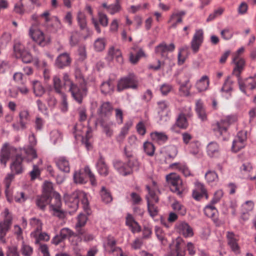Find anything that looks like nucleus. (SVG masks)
<instances>
[{
    "label": "nucleus",
    "mask_w": 256,
    "mask_h": 256,
    "mask_svg": "<svg viewBox=\"0 0 256 256\" xmlns=\"http://www.w3.org/2000/svg\"><path fill=\"white\" fill-rule=\"evenodd\" d=\"M76 78L79 79V85L70 82V86L69 90L71 93L72 98L79 104L82 102V100L87 94V88L86 83L84 78L80 74L76 76Z\"/></svg>",
    "instance_id": "f257e3e1"
},
{
    "label": "nucleus",
    "mask_w": 256,
    "mask_h": 256,
    "mask_svg": "<svg viewBox=\"0 0 256 256\" xmlns=\"http://www.w3.org/2000/svg\"><path fill=\"white\" fill-rule=\"evenodd\" d=\"M166 180L171 191L180 196L184 188L180 176L176 173H170L166 176Z\"/></svg>",
    "instance_id": "f03ea898"
},
{
    "label": "nucleus",
    "mask_w": 256,
    "mask_h": 256,
    "mask_svg": "<svg viewBox=\"0 0 256 256\" xmlns=\"http://www.w3.org/2000/svg\"><path fill=\"white\" fill-rule=\"evenodd\" d=\"M87 176H88L91 184L93 186H96L97 182L95 176L88 166H85L84 170H80L74 173V181L76 183L85 184L87 182Z\"/></svg>",
    "instance_id": "7ed1b4c3"
},
{
    "label": "nucleus",
    "mask_w": 256,
    "mask_h": 256,
    "mask_svg": "<svg viewBox=\"0 0 256 256\" xmlns=\"http://www.w3.org/2000/svg\"><path fill=\"white\" fill-rule=\"evenodd\" d=\"M29 36L38 45L44 46L50 43V38L36 26H32L29 29Z\"/></svg>",
    "instance_id": "20e7f679"
},
{
    "label": "nucleus",
    "mask_w": 256,
    "mask_h": 256,
    "mask_svg": "<svg viewBox=\"0 0 256 256\" xmlns=\"http://www.w3.org/2000/svg\"><path fill=\"white\" fill-rule=\"evenodd\" d=\"M137 86L138 82L136 76L134 74H130L118 81L117 90L120 92L126 88L136 89Z\"/></svg>",
    "instance_id": "39448f33"
},
{
    "label": "nucleus",
    "mask_w": 256,
    "mask_h": 256,
    "mask_svg": "<svg viewBox=\"0 0 256 256\" xmlns=\"http://www.w3.org/2000/svg\"><path fill=\"white\" fill-rule=\"evenodd\" d=\"M146 188L148 192V194L146 196L147 205L148 212L152 217H154L158 214V210L154 203L158 202V198L156 196L155 192L150 189L149 186H146Z\"/></svg>",
    "instance_id": "423d86ee"
},
{
    "label": "nucleus",
    "mask_w": 256,
    "mask_h": 256,
    "mask_svg": "<svg viewBox=\"0 0 256 256\" xmlns=\"http://www.w3.org/2000/svg\"><path fill=\"white\" fill-rule=\"evenodd\" d=\"M14 51L16 56L18 58H20L24 63H30L32 62V56L24 49V46L20 42L14 44Z\"/></svg>",
    "instance_id": "0eeeda50"
},
{
    "label": "nucleus",
    "mask_w": 256,
    "mask_h": 256,
    "mask_svg": "<svg viewBox=\"0 0 256 256\" xmlns=\"http://www.w3.org/2000/svg\"><path fill=\"white\" fill-rule=\"evenodd\" d=\"M184 246V240L180 238H177L170 246V256H185Z\"/></svg>",
    "instance_id": "6e6552de"
},
{
    "label": "nucleus",
    "mask_w": 256,
    "mask_h": 256,
    "mask_svg": "<svg viewBox=\"0 0 256 256\" xmlns=\"http://www.w3.org/2000/svg\"><path fill=\"white\" fill-rule=\"evenodd\" d=\"M238 83L240 90L244 94L248 90H256V76L248 78L244 80L238 78Z\"/></svg>",
    "instance_id": "1a4fd4ad"
},
{
    "label": "nucleus",
    "mask_w": 256,
    "mask_h": 256,
    "mask_svg": "<svg viewBox=\"0 0 256 256\" xmlns=\"http://www.w3.org/2000/svg\"><path fill=\"white\" fill-rule=\"evenodd\" d=\"M16 150L14 148L10 146L8 144H4L0 150V163L6 166L8 160L16 152Z\"/></svg>",
    "instance_id": "9d476101"
},
{
    "label": "nucleus",
    "mask_w": 256,
    "mask_h": 256,
    "mask_svg": "<svg viewBox=\"0 0 256 256\" xmlns=\"http://www.w3.org/2000/svg\"><path fill=\"white\" fill-rule=\"evenodd\" d=\"M116 240L113 236H108L106 238V242L104 244L105 250L109 252H115L117 256H126L124 255L119 247H116Z\"/></svg>",
    "instance_id": "9b49d317"
},
{
    "label": "nucleus",
    "mask_w": 256,
    "mask_h": 256,
    "mask_svg": "<svg viewBox=\"0 0 256 256\" xmlns=\"http://www.w3.org/2000/svg\"><path fill=\"white\" fill-rule=\"evenodd\" d=\"M204 40V32L201 29L196 30L190 42L191 48L194 53H196Z\"/></svg>",
    "instance_id": "f8f14e48"
},
{
    "label": "nucleus",
    "mask_w": 256,
    "mask_h": 256,
    "mask_svg": "<svg viewBox=\"0 0 256 256\" xmlns=\"http://www.w3.org/2000/svg\"><path fill=\"white\" fill-rule=\"evenodd\" d=\"M246 139V132H238L237 136L233 141L232 150L234 152H237L244 148Z\"/></svg>",
    "instance_id": "ddd939ff"
},
{
    "label": "nucleus",
    "mask_w": 256,
    "mask_h": 256,
    "mask_svg": "<svg viewBox=\"0 0 256 256\" xmlns=\"http://www.w3.org/2000/svg\"><path fill=\"white\" fill-rule=\"evenodd\" d=\"M186 79L184 80H178L180 84L179 91L180 94L183 96H188L190 94V90L191 85L190 84V74L188 73H186L184 74Z\"/></svg>",
    "instance_id": "4468645a"
},
{
    "label": "nucleus",
    "mask_w": 256,
    "mask_h": 256,
    "mask_svg": "<svg viewBox=\"0 0 256 256\" xmlns=\"http://www.w3.org/2000/svg\"><path fill=\"white\" fill-rule=\"evenodd\" d=\"M72 62V58L68 52H63L58 56L55 61L56 66L59 68L68 66Z\"/></svg>",
    "instance_id": "2eb2a0df"
},
{
    "label": "nucleus",
    "mask_w": 256,
    "mask_h": 256,
    "mask_svg": "<svg viewBox=\"0 0 256 256\" xmlns=\"http://www.w3.org/2000/svg\"><path fill=\"white\" fill-rule=\"evenodd\" d=\"M12 222V217H7L4 220L0 222V240L2 242L6 243L4 238L7 232L8 231Z\"/></svg>",
    "instance_id": "dca6fc26"
},
{
    "label": "nucleus",
    "mask_w": 256,
    "mask_h": 256,
    "mask_svg": "<svg viewBox=\"0 0 256 256\" xmlns=\"http://www.w3.org/2000/svg\"><path fill=\"white\" fill-rule=\"evenodd\" d=\"M175 49V46L174 44L167 45L166 43L162 42L156 47L155 52L158 54L162 57H166L168 52H172Z\"/></svg>",
    "instance_id": "f3484780"
},
{
    "label": "nucleus",
    "mask_w": 256,
    "mask_h": 256,
    "mask_svg": "<svg viewBox=\"0 0 256 256\" xmlns=\"http://www.w3.org/2000/svg\"><path fill=\"white\" fill-rule=\"evenodd\" d=\"M228 124L226 120L222 119L213 125V130L218 136L226 134Z\"/></svg>",
    "instance_id": "a211bd4d"
},
{
    "label": "nucleus",
    "mask_w": 256,
    "mask_h": 256,
    "mask_svg": "<svg viewBox=\"0 0 256 256\" xmlns=\"http://www.w3.org/2000/svg\"><path fill=\"white\" fill-rule=\"evenodd\" d=\"M113 166L115 170L121 175L126 176L131 174L130 168H128V164L120 160H114Z\"/></svg>",
    "instance_id": "6ab92c4d"
},
{
    "label": "nucleus",
    "mask_w": 256,
    "mask_h": 256,
    "mask_svg": "<svg viewBox=\"0 0 256 256\" xmlns=\"http://www.w3.org/2000/svg\"><path fill=\"white\" fill-rule=\"evenodd\" d=\"M234 81L230 76H228L220 88L222 94L226 98H228L231 96V92L233 90Z\"/></svg>",
    "instance_id": "aec40b11"
},
{
    "label": "nucleus",
    "mask_w": 256,
    "mask_h": 256,
    "mask_svg": "<svg viewBox=\"0 0 256 256\" xmlns=\"http://www.w3.org/2000/svg\"><path fill=\"white\" fill-rule=\"evenodd\" d=\"M192 196L196 200H200L204 196L206 199L208 198L206 190L203 184L201 183L196 184V189L192 192Z\"/></svg>",
    "instance_id": "412c9836"
},
{
    "label": "nucleus",
    "mask_w": 256,
    "mask_h": 256,
    "mask_svg": "<svg viewBox=\"0 0 256 256\" xmlns=\"http://www.w3.org/2000/svg\"><path fill=\"white\" fill-rule=\"evenodd\" d=\"M232 62L235 64L232 74L237 76L238 79L240 78V74L244 68L245 62L243 58L238 56H234Z\"/></svg>",
    "instance_id": "4be33fe9"
},
{
    "label": "nucleus",
    "mask_w": 256,
    "mask_h": 256,
    "mask_svg": "<svg viewBox=\"0 0 256 256\" xmlns=\"http://www.w3.org/2000/svg\"><path fill=\"white\" fill-rule=\"evenodd\" d=\"M228 243L232 251L236 253L239 252V246L238 244V238L234 232H228L226 234Z\"/></svg>",
    "instance_id": "5701e85b"
},
{
    "label": "nucleus",
    "mask_w": 256,
    "mask_h": 256,
    "mask_svg": "<svg viewBox=\"0 0 256 256\" xmlns=\"http://www.w3.org/2000/svg\"><path fill=\"white\" fill-rule=\"evenodd\" d=\"M30 224L33 230L30 234L31 236L37 238L38 232L42 230V221L38 218H33L30 220Z\"/></svg>",
    "instance_id": "b1692460"
},
{
    "label": "nucleus",
    "mask_w": 256,
    "mask_h": 256,
    "mask_svg": "<svg viewBox=\"0 0 256 256\" xmlns=\"http://www.w3.org/2000/svg\"><path fill=\"white\" fill-rule=\"evenodd\" d=\"M76 20L80 29L86 30L88 32L87 36L84 37V38H86L88 36L92 34V32L87 28L86 16L84 13L81 10L78 11L77 14Z\"/></svg>",
    "instance_id": "393cba45"
},
{
    "label": "nucleus",
    "mask_w": 256,
    "mask_h": 256,
    "mask_svg": "<svg viewBox=\"0 0 256 256\" xmlns=\"http://www.w3.org/2000/svg\"><path fill=\"white\" fill-rule=\"evenodd\" d=\"M196 111L198 118L202 122L207 120V114L203 102L201 100H197L196 102Z\"/></svg>",
    "instance_id": "a878e982"
},
{
    "label": "nucleus",
    "mask_w": 256,
    "mask_h": 256,
    "mask_svg": "<svg viewBox=\"0 0 256 256\" xmlns=\"http://www.w3.org/2000/svg\"><path fill=\"white\" fill-rule=\"evenodd\" d=\"M55 162L58 168L62 171L68 172L70 170L68 160L66 157L60 156L55 158Z\"/></svg>",
    "instance_id": "bb28decb"
},
{
    "label": "nucleus",
    "mask_w": 256,
    "mask_h": 256,
    "mask_svg": "<svg viewBox=\"0 0 256 256\" xmlns=\"http://www.w3.org/2000/svg\"><path fill=\"white\" fill-rule=\"evenodd\" d=\"M96 168L98 172L101 176H106L109 173L108 168L106 165L104 158L100 155L96 162Z\"/></svg>",
    "instance_id": "cd10ccee"
},
{
    "label": "nucleus",
    "mask_w": 256,
    "mask_h": 256,
    "mask_svg": "<svg viewBox=\"0 0 256 256\" xmlns=\"http://www.w3.org/2000/svg\"><path fill=\"white\" fill-rule=\"evenodd\" d=\"M178 229L180 234L184 237H191L193 236L192 228L186 222H182L178 226Z\"/></svg>",
    "instance_id": "c85d7f7f"
},
{
    "label": "nucleus",
    "mask_w": 256,
    "mask_h": 256,
    "mask_svg": "<svg viewBox=\"0 0 256 256\" xmlns=\"http://www.w3.org/2000/svg\"><path fill=\"white\" fill-rule=\"evenodd\" d=\"M23 158L20 155L16 154L15 160L12 162L10 165V169L12 172H14L16 174L22 173V162Z\"/></svg>",
    "instance_id": "c756f323"
},
{
    "label": "nucleus",
    "mask_w": 256,
    "mask_h": 256,
    "mask_svg": "<svg viewBox=\"0 0 256 256\" xmlns=\"http://www.w3.org/2000/svg\"><path fill=\"white\" fill-rule=\"evenodd\" d=\"M126 224L130 227L132 232H138L141 230L140 226L134 220L130 214H128L126 218Z\"/></svg>",
    "instance_id": "7c9ffc66"
},
{
    "label": "nucleus",
    "mask_w": 256,
    "mask_h": 256,
    "mask_svg": "<svg viewBox=\"0 0 256 256\" xmlns=\"http://www.w3.org/2000/svg\"><path fill=\"white\" fill-rule=\"evenodd\" d=\"M210 84L209 78L207 76H203L196 84V87L199 92L208 90Z\"/></svg>",
    "instance_id": "2f4dec72"
},
{
    "label": "nucleus",
    "mask_w": 256,
    "mask_h": 256,
    "mask_svg": "<svg viewBox=\"0 0 256 256\" xmlns=\"http://www.w3.org/2000/svg\"><path fill=\"white\" fill-rule=\"evenodd\" d=\"M50 206L53 210L59 212L61 206L60 196L58 193H54V195L50 198Z\"/></svg>",
    "instance_id": "473e14b6"
},
{
    "label": "nucleus",
    "mask_w": 256,
    "mask_h": 256,
    "mask_svg": "<svg viewBox=\"0 0 256 256\" xmlns=\"http://www.w3.org/2000/svg\"><path fill=\"white\" fill-rule=\"evenodd\" d=\"M50 203V197L42 194L36 197V204L37 206L40 210H44L46 206Z\"/></svg>",
    "instance_id": "72a5a7b5"
},
{
    "label": "nucleus",
    "mask_w": 256,
    "mask_h": 256,
    "mask_svg": "<svg viewBox=\"0 0 256 256\" xmlns=\"http://www.w3.org/2000/svg\"><path fill=\"white\" fill-rule=\"evenodd\" d=\"M68 205L72 208L74 210H76L78 208L79 198L78 195V191H75L66 199Z\"/></svg>",
    "instance_id": "f704fd0d"
},
{
    "label": "nucleus",
    "mask_w": 256,
    "mask_h": 256,
    "mask_svg": "<svg viewBox=\"0 0 256 256\" xmlns=\"http://www.w3.org/2000/svg\"><path fill=\"white\" fill-rule=\"evenodd\" d=\"M108 56L110 57L111 59L116 58L119 64H122L123 62L122 52L118 48L114 46L110 47L108 51Z\"/></svg>",
    "instance_id": "c9c22d12"
},
{
    "label": "nucleus",
    "mask_w": 256,
    "mask_h": 256,
    "mask_svg": "<svg viewBox=\"0 0 256 256\" xmlns=\"http://www.w3.org/2000/svg\"><path fill=\"white\" fill-rule=\"evenodd\" d=\"M170 167L172 169L178 170L182 172L185 176H188L190 175L188 168L184 163H173L170 166Z\"/></svg>",
    "instance_id": "e433bc0d"
},
{
    "label": "nucleus",
    "mask_w": 256,
    "mask_h": 256,
    "mask_svg": "<svg viewBox=\"0 0 256 256\" xmlns=\"http://www.w3.org/2000/svg\"><path fill=\"white\" fill-rule=\"evenodd\" d=\"M220 152L218 144L214 142H210L207 146V153L210 157L217 156Z\"/></svg>",
    "instance_id": "4c0bfd02"
},
{
    "label": "nucleus",
    "mask_w": 256,
    "mask_h": 256,
    "mask_svg": "<svg viewBox=\"0 0 256 256\" xmlns=\"http://www.w3.org/2000/svg\"><path fill=\"white\" fill-rule=\"evenodd\" d=\"M112 107L110 102H104L98 109V112L101 116L108 115L112 111Z\"/></svg>",
    "instance_id": "58836bf2"
},
{
    "label": "nucleus",
    "mask_w": 256,
    "mask_h": 256,
    "mask_svg": "<svg viewBox=\"0 0 256 256\" xmlns=\"http://www.w3.org/2000/svg\"><path fill=\"white\" fill-rule=\"evenodd\" d=\"M34 93L36 96H42L45 92L46 90L42 83L38 80L32 82Z\"/></svg>",
    "instance_id": "ea45409f"
},
{
    "label": "nucleus",
    "mask_w": 256,
    "mask_h": 256,
    "mask_svg": "<svg viewBox=\"0 0 256 256\" xmlns=\"http://www.w3.org/2000/svg\"><path fill=\"white\" fill-rule=\"evenodd\" d=\"M100 194L102 202L105 204L111 202L112 200V198L109 190L104 186H102L100 192Z\"/></svg>",
    "instance_id": "a19ab883"
},
{
    "label": "nucleus",
    "mask_w": 256,
    "mask_h": 256,
    "mask_svg": "<svg viewBox=\"0 0 256 256\" xmlns=\"http://www.w3.org/2000/svg\"><path fill=\"white\" fill-rule=\"evenodd\" d=\"M150 136L152 139L160 144L164 143L168 139V136L164 133L161 132H154L151 133Z\"/></svg>",
    "instance_id": "79ce46f5"
},
{
    "label": "nucleus",
    "mask_w": 256,
    "mask_h": 256,
    "mask_svg": "<svg viewBox=\"0 0 256 256\" xmlns=\"http://www.w3.org/2000/svg\"><path fill=\"white\" fill-rule=\"evenodd\" d=\"M114 86V84L112 80L104 82L100 86L101 92L104 94H110L113 92Z\"/></svg>",
    "instance_id": "37998d69"
},
{
    "label": "nucleus",
    "mask_w": 256,
    "mask_h": 256,
    "mask_svg": "<svg viewBox=\"0 0 256 256\" xmlns=\"http://www.w3.org/2000/svg\"><path fill=\"white\" fill-rule=\"evenodd\" d=\"M132 126V122H126L122 128L119 134L116 136V140L119 142H122L124 139L126 135L128 134L130 128Z\"/></svg>",
    "instance_id": "c03bdc74"
},
{
    "label": "nucleus",
    "mask_w": 256,
    "mask_h": 256,
    "mask_svg": "<svg viewBox=\"0 0 256 256\" xmlns=\"http://www.w3.org/2000/svg\"><path fill=\"white\" fill-rule=\"evenodd\" d=\"M60 235L64 240L66 238L74 237L76 238L78 242H80V240L78 238L77 235L71 230L67 228H62L60 231Z\"/></svg>",
    "instance_id": "a18cd8bd"
},
{
    "label": "nucleus",
    "mask_w": 256,
    "mask_h": 256,
    "mask_svg": "<svg viewBox=\"0 0 256 256\" xmlns=\"http://www.w3.org/2000/svg\"><path fill=\"white\" fill-rule=\"evenodd\" d=\"M114 122H102V128L103 132L106 134V136L110 138L114 134L113 126Z\"/></svg>",
    "instance_id": "49530a36"
},
{
    "label": "nucleus",
    "mask_w": 256,
    "mask_h": 256,
    "mask_svg": "<svg viewBox=\"0 0 256 256\" xmlns=\"http://www.w3.org/2000/svg\"><path fill=\"white\" fill-rule=\"evenodd\" d=\"M86 132V136L84 137L82 136V142L84 144L86 148L88 150H90L92 148V144L90 142H89V139L92 136V130L90 128H84V130Z\"/></svg>",
    "instance_id": "de8ad7c7"
},
{
    "label": "nucleus",
    "mask_w": 256,
    "mask_h": 256,
    "mask_svg": "<svg viewBox=\"0 0 256 256\" xmlns=\"http://www.w3.org/2000/svg\"><path fill=\"white\" fill-rule=\"evenodd\" d=\"M53 84L54 90L56 93L60 95L64 94L62 92L64 85L62 84L60 78L56 76H55L53 78Z\"/></svg>",
    "instance_id": "09e8293b"
},
{
    "label": "nucleus",
    "mask_w": 256,
    "mask_h": 256,
    "mask_svg": "<svg viewBox=\"0 0 256 256\" xmlns=\"http://www.w3.org/2000/svg\"><path fill=\"white\" fill-rule=\"evenodd\" d=\"M176 125L182 129H186L188 126V123L184 114H180L176 118Z\"/></svg>",
    "instance_id": "8fccbe9b"
},
{
    "label": "nucleus",
    "mask_w": 256,
    "mask_h": 256,
    "mask_svg": "<svg viewBox=\"0 0 256 256\" xmlns=\"http://www.w3.org/2000/svg\"><path fill=\"white\" fill-rule=\"evenodd\" d=\"M54 193H56L53 190L52 184L50 182H45L43 185L42 194L51 198Z\"/></svg>",
    "instance_id": "3c124183"
},
{
    "label": "nucleus",
    "mask_w": 256,
    "mask_h": 256,
    "mask_svg": "<svg viewBox=\"0 0 256 256\" xmlns=\"http://www.w3.org/2000/svg\"><path fill=\"white\" fill-rule=\"evenodd\" d=\"M20 252L24 256H31L33 253V248L23 241L20 246Z\"/></svg>",
    "instance_id": "603ef678"
},
{
    "label": "nucleus",
    "mask_w": 256,
    "mask_h": 256,
    "mask_svg": "<svg viewBox=\"0 0 256 256\" xmlns=\"http://www.w3.org/2000/svg\"><path fill=\"white\" fill-rule=\"evenodd\" d=\"M62 134L60 131L54 130L50 132V139L54 144L60 142L62 140Z\"/></svg>",
    "instance_id": "864d4df0"
},
{
    "label": "nucleus",
    "mask_w": 256,
    "mask_h": 256,
    "mask_svg": "<svg viewBox=\"0 0 256 256\" xmlns=\"http://www.w3.org/2000/svg\"><path fill=\"white\" fill-rule=\"evenodd\" d=\"M145 56H146L144 52L140 48L136 54H130V60L131 63L136 64L141 58Z\"/></svg>",
    "instance_id": "5fc2aeb1"
},
{
    "label": "nucleus",
    "mask_w": 256,
    "mask_h": 256,
    "mask_svg": "<svg viewBox=\"0 0 256 256\" xmlns=\"http://www.w3.org/2000/svg\"><path fill=\"white\" fill-rule=\"evenodd\" d=\"M214 204L211 203L205 207L204 212L206 216L210 218H214L216 216L217 210Z\"/></svg>",
    "instance_id": "6e6d98bb"
},
{
    "label": "nucleus",
    "mask_w": 256,
    "mask_h": 256,
    "mask_svg": "<svg viewBox=\"0 0 256 256\" xmlns=\"http://www.w3.org/2000/svg\"><path fill=\"white\" fill-rule=\"evenodd\" d=\"M128 168H130L131 174L132 173L133 170L138 171L139 170L140 166V164L137 159H131L128 162Z\"/></svg>",
    "instance_id": "4d7b16f0"
},
{
    "label": "nucleus",
    "mask_w": 256,
    "mask_h": 256,
    "mask_svg": "<svg viewBox=\"0 0 256 256\" xmlns=\"http://www.w3.org/2000/svg\"><path fill=\"white\" fill-rule=\"evenodd\" d=\"M144 152L150 156H152L154 152L155 148L154 144L148 142H146L143 145Z\"/></svg>",
    "instance_id": "13d9d810"
},
{
    "label": "nucleus",
    "mask_w": 256,
    "mask_h": 256,
    "mask_svg": "<svg viewBox=\"0 0 256 256\" xmlns=\"http://www.w3.org/2000/svg\"><path fill=\"white\" fill-rule=\"evenodd\" d=\"M172 208L181 215L184 216L186 214V208L180 202L176 200L172 205Z\"/></svg>",
    "instance_id": "bf43d9fd"
},
{
    "label": "nucleus",
    "mask_w": 256,
    "mask_h": 256,
    "mask_svg": "<svg viewBox=\"0 0 256 256\" xmlns=\"http://www.w3.org/2000/svg\"><path fill=\"white\" fill-rule=\"evenodd\" d=\"M78 191L79 200H81L82 204H83L84 208L86 210L88 208L89 204L87 194L82 191Z\"/></svg>",
    "instance_id": "052dcab7"
},
{
    "label": "nucleus",
    "mask_w": 256,
    "mask_h": 256,
    "mask_svg": "<svg viewBox=\"0 0 256 256\" xmlns=\"http://www.w3.org/2000/svg\"><path fill=\"white\" fill-rule=\"evenodd\" d=\"M106 46V40L104 38H98L94 43V48L98 52H100L104 50Z\"/></svg>",
    "instance_id": "680f3d73"
},
{
    "label": "nucleus",
    "mask_w": 256,
    "mask_h": 256,
    "mask_svg": "<svg viewBox=\"0 0 256 256\" xmlns=\"http://www.w3.org/2000/svg\"><path fill=\"white\" fill-rule=\"evenodd\" d=\"M6 256H20L17 246L13 245L8 246Z\"/></svg>",
    "instance_id": "e2e57ef3"
},
{
    "label": "nucleus",
    "mask_w": 256,
    "mask_h": 256,
    "mask_svg": "<svg viewBox=\"0 0 256 256\" xmlns=\"http://www.w3.org/2000/svg\"><path fill=\"white\" fill-rule=\"evenodd\" d=\"M200 144L198 141H194L190 144V152L196 155L199 154L200 152Z\"/></svg>",
    "instance_id": "0e129e2a"
},
{
    "label": "nucleus",
    "mask_w": 256,
    "mask_h": 256,
    "mask_svg": "<svg viewBox=\"0 0 256 256\" xmlns=\"http://www.w3.org/2000/svg\"><path fill=\"white\" fill-rule=\"evenodd\" d=\"M205 178L208 182H212L218 180L217 174L214 171H208L205 174Z\"/></svg>",
    "instance_id": "69168bd1"
},
{
    "label": "nucleus",
    "mask_w": 256,
    "mask_h": 256,
    "mask_svg": "<svg viewBox=\"0 0 256 256\" xmlns=\"http://www.w3.org/2000/svg\"><path fill=\"white\" fill-rule=\"evenodd\" d=\"M178 153V150L176 146H170L166 152V160L173 159L174 158Z\"/></svg>",
    "instance_id": "338daca9"
},
{
    "label": "nucleus",
    "mask_w": 256,
    "mask_h": 256,
    "mask_svg": "<svg viewBox=\"0 0 256 256\" xmlns=\"http://www.w3.org/2000/svg\"><path fill=\"white\" fill-rule=\"evenodd\" d=\"M79 42V34L76 32H72L70 38V44L71 46H75Z\"/></svg>",
    "instance_id": "774afa93"
}]
</instances>
